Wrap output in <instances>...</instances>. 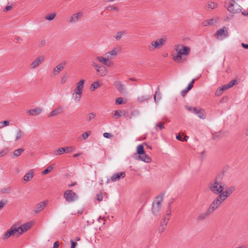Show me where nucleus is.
I'll use <instances>...</instances> for the list:
<instances>
[{"label": "nucleus", "mask_w": 248, "mask_h": 248, "mask_svg": "<svg viewBox=\"0 0 248 248\" xmlns=\"http://www.w3.org/2000/svg\"><path fill=\"white\" fill-rule=\"evenodd\" d=\"M173 60L177 63L184 62L186 59L190 51V48L183 44L175 45L174 48Z\"/></svg>", "instance_id": "nucleus-1"}, {"label": "nucleus", "mask_w": 248, "mask_h": 248, "mask_svg": "<svg viewBox=\"0 0 248 248\" xmlns=\"http://www.w3.org/2000/svg\"><path fill=\"white\" fill-rule=\"evenodd\" d=\"M121 51V48L119 46L114 47L111 50L107 52L104 56H98L96 57V60L99 62L104 64L108 66H112L114 64L110 60L115 58Z\"/></svg>", "instance_id": "nucleus-2"}, {"label": "nucleus", "mask_w": 248, "mask_h": 248, "mask_svg": "<svg viewBox=\"0 0 248 248\" xmlns=\"http://www.w3.org/2000/svg\"><path fill=\"white\" fill-rule=\"evenodd\" d=\"M222 177L218 175L210 182L208 185V189L213 194L217 196L222 193L225 189V185L222 181Z\"/></svg>", "instance_id": "nucleus-3"}, {"label": "nucleus", "mask_w": 248, "mask_h": 248, "mask_svg": "<svg viewBox=\"0 0 248 248\" xmlns=\"http://www.w3.org/2000/svg\"><path fill=\"white\" fill-rule=\"evenodd\" d=\"M235 190L234 186H231L226 188L225 191H223L222 193L218 195L213 201L219 207L220 206L222 203L229 197Z\"/></svg>", "instance_id": "nucleus-4"}, {"label": "nucleus", "mask_w": 248, "mask_h": 248, "mask_svg": "<svg viewBox=\"0 0 248 248\" xmlns=\"http://www.w3.org/2000/svg\"><path fill=\"white\" fill-rule=\"evenodd\" d=\"M219 207L217 203H216L215 201H213L205 212L200 213L197 216V220L199 221H202L205 220L211 214H212Z\"/></svg>", "instance_id": "nucleus-5"}, {"label": "nucleus", "mask_w": 248, "mask_h": 248, "mask_svg": "<svg viewBox=\"0 0 248 248\" xmlns=\"http://www.w3.org/2000/svg\"><path fill=\"white\" fill-rule=\"evenodd\" d=\"M91 65L95 70L96 74L98 76L103 77L108 74V70L105 66L98 64L94 60L92 61Z\"/></svg>", "instance_id": "nucleus-6"}, {"label": "nucleus", "mask_w": 248, "mask_h": 248, "mask_svg": "<svg viewBox=\"0 0 248 248\" xmlns=\"http://www.w3.org/2000/svg\"><path fill=\"white\" fill-rule=\"evenodd\" d=\"M225 5L228 11L232 14L238 13L241 11V7L234 0H226Z\"/></svg>", "instance_id": "nucleus-7"}, {"label": "nucleus", "mask_w": 248, "mask_h": 248, "mask_svg": "<svg viewBox=\"0 0 248 248\" xmlns=\"http://www.w3.org/2000/svg\"><path fill=\"white\" fill-rule=\"evenodd\" d=\"M163 201V196H157L154 200L152 204V211L155 216H157L159 214L162 207Z\"/></svg>", "instance_id": "nucleus-8"}, {"label": "nucleus", "mask_w": 248, "mask_h": 248, "mask_svg": "<svg viewBox=\"0 0 248 248\" xmlns=\"http://www.w3.org/2000/svg\"><path fill=\"white\" fill-rule=\"evenodd\" d=\"M167 42V39L165 37L158 38L155 40L151 42L150 45L148 46V49L150 50H153L155 49H159L161 48Z\"/></svg>", "instance_id": "nucleus-9"}, {"label": "nucleus", "mask_w": 248, "mask_h": 248, "mask_svg": "<svg viewBox=\"0 0 248 248\" xmlns=\"http://www.w3.org/2000/svg\"><path fill=\"white\" fill-rule=\"evenodd\" d=\"M64 198L68 202H72L78 199L77 194L72 190H66L63 194Z\"/></svg>", "instance_id": "nucleus-10"}, {"label": "nucleus", "mask_w": 248, "mask_h": 248, "mask_svg": "<svg viewBox=\"0 0 248 248\" xmlns=\"http://www.w3.org/2000/svg\"><path fill=\"white\" fill-rule=\"evenodd\" d=\"M32 223L31 222H27L23 225L19 226L18 224H14L16 227V229L18 235H21L24 232L29 230L32 226Z\"/></svg>", "instance_id": "nucleus-11"}, {"label": "nucleus", "mask_w": 248, "mask_h": 248, "mask_svg": "<svg viewBox=\"0 0 248 248\" xmlns=\"http://www.w3.org/2000/svg\"><path fill=\"white\" fill-rule=\"evenodd\" d=\"M45 57L43 55H39L30 64V68L32 70L38 67L45 61Z\"/></svg>", "instance_id": "nucleus-12"}, {"label": "nucleus", "mask_w": 248, "mask_h": 248, "mask_svg": "<svg viewBox=\"0 0 248 248\" xmlns=\"http://www.w3.org/2000/svg\"><path fill=\"white\" fill-rule=\"evenodd\" d=\"M228 29L226 27L217 30L215 34L216 37L218 40H222L228 36Z\"/></svg>", "instance_id": "nucleus-13"}, {"label": "nucleus", "mask_w": 248, "mask_h": 248, "mask_svg": "<svg viewBox=\"0 0 248 248\" xmlns=\"http://www.w3.org/2000/svg\"><path fill=\"white\" fill-rule=\"evenodd\" d=\"M125 176V173L124 171L119 172L113 174L109 179H108L107 183L109 182H117L119 181L121 179L124 178Z\"/></svg>", "instance_id": "nucleus-14"}, {"label": "nucleus", "mask_w": 248, "mask_h": 248, "mask_svg": "<svg viewBox=\"0 0 248 248\" xmlns=\"http://www.w3.org/2000/svg\"><path fill=\"white\" fill-rule=\"evenodd\" d=\"M83 16V13L79 12L73 14L69 19V23H75L79 21Z\"/></svg>", "instance_id": "nucleus-15"}, {"label": "nucleus", "mask_w": 248, "mask_h": 248, "mask_svg": "<svg viewBox=\"0 0 248 248\" xmlns=\"http://www.w3.org/2000/svg\"><path fill=\"white\" fill-rule=\"evenodd\" d=\"M16 226L13 225L10 229L5 232L2 236L3 240H6L8 239L11 236L14 235L16 232L17 230L16 229Z\"/></svg>", "instance_id": "nucleus-16"}, {"label": "nucleus", "mask_w": 248, "mask_h": 248, "mask_svg": "<svg viewBox=\"0 0 248 248\" xmlns=\"http://www.w3.org/2000/svg\"><path fill=\"white\" fill-rule=\"evenodd\" d=\"M65 62H63L59 63L53 69L52 73L53 76H56L63 69Z\"/></svg>", "instance_id": "nucleus-17"}, {"label": "nucleus", "mask_w": 248, "mask_h": 248, "mask_svg": "<svg viewBox=\"0 0 248 248\" xmlns=\"http://www.w3.org/2000/svg\"><path fill=\"white\" fill-rule=\"evenodd\" d=\"M47 201H44L42 202H40L38 204L36 205V206L34 207L33 209V212L35 214H37L42 211L46 206V205L47 204Z\"/></svg>", "instance_id": "nucleus-18"}, {"label": "nucleus", "mask_w": 248, "mask_h": 248, "mask_svg": "<svg viewBox=\"0 0 248 248\" xmlns=\"http://www.w3.org/2000/svg\"><path fill=\"white\" fill-rule=\"evenodd\" d=\"M63 108L62 106H59L52 110L48 115L47 117H53L57 116L63 111Z\"/></svg>", "instance_id": "nucleus-19"}, {"label": "nucleus", "mask_w": 248, "mask_h": 248, "mask_svg": "<svg viewBox=\"0 0 248 248\" xmlns=\"http://www.w3.org/2000/svg\"><path fill=\"white\" fill-rule=\"evenodd\" d=\"M43 111V109L40 107H36L27 110V113L30 116H36L39 115Z\"/></svg>", "instance_id": "nucleus-20"}, {"label": "nucleus", "mask_w": 248, "mask_h": 248, "mask_svg": "<svg viewBox=\"0 0 248 248\" xmlns=\"http://www.w3.org/2000/svg\"><path fill=\"white\" fill-rule=\"evenodd\" d=\"M193 112L196 114L198 117L200 119H205L206 118V113L202 109L197 110L196 108H194L193 109Z\"/></svg>", "instance_id": "nucleus-21"}, {"label": "nucleus", "mask_w": 248, "mask_h": 248, "mask_svg": "<svg viewBox=\"0 0 248 248\" xmlns=\"http://www.w3.org/2000/svg\"><path fill=\"white\" fill-rule=\"evenodd\" d=\"M171 203H170L168 207V209L166 211V215L164 219H163V223H164L165 226H167L169 220L170 218V216L171 215Z\"/></svg>", "instance_id": "nucleus-22"}, {"label": "nucleus", "mask_w": 248, "mask_h": 248, "mask_svg": "<svg viewBox=\"0 0 248 248\" xmlns=\"http://www.w3.org/2000/svg\"><path fill=\"white\" fill-rule=\"evenodd\" d=\"M85 82L84 79H80L76 83V88L74 90L82 93Z\"/></svg>", "instance_id": "nucleus-23"}, {"label": "nucleus", "mask_w": 248, "mask_h": 248, "mask_svg": "<svg viewBox=\"0 0 248 248\" xmlns=\"http://www.w3.org/2000/svg\"><path fill=\"white\" fill-rule=\"evenodd\" d=\"M82 94V93L74 90L72 95V98L76 102H78L80 100Z\"/></svg>", "instance_id": "nucleus-24"}, {"label": "nucleus", "mask_w": 248, "mask_h": 248, "mask_svg": "<svg viewBox=\"0 0 248 248\" xmlns=\"http://www.w3.org/2000/svg\"><path fill=\"white\" fill-rule=\"evenodd\" d=\"M34 171L31 170L24 176L23 179L26 182H29L32 179Z\"/></svg>", "instance_id": "nucleus-25"}, {"label": "nucleus", "mask_w": 248, "mask_h": 248, "mask_svg": "<svg viewBox=\"0 0 248 248\" xmlns=\"http://www.w3.org/2000/svg\"><path fill=\"white\" fill-rule=\"evenodd\" d=\"M139 158L141 161L146 163H150L152 161L151 158L145 153L140 155Z\"/></svg>", "instance_id": "nucleus-26"}, {"label": "nucleus", "mask_w": 248, "mask_h": 248, "mask_svg": "<svg viewBox=\"0 0 248 248\" xmlns=\"http://www.w3.org/2000/svg\"><path fill=\"white\" fill-rule=\"evenodd\" d=\"M106 10L109 12H115L116 13H118L120 11L119 7L115 5H109L108 6L106 7Z\"/></svg>", "instance_id": "nucleus-27"}, {"label": "nucleus", "mask_w": 248, "mask_h": 248, "mask_svg": "<svg viewBox=\"0 0 248 248\" xmlns=\"http://www.w3.org/2000/svg\"><path fill=\"white\" fill-rule=\"evenodd\" d=\"M114 85L117 89L121 93H123L124 91V87L120 81H115L114 82Z\"/></svg>", "instance_id": "nucleus-28"}, {"label": "nucleus", "mask_w": 248, "mask_h": 248, "mask_svg": "<svg viewBox=\"0 0 248 248\" xmlns=\"http://www.w3.org/2000/svg\"><path fill=\"white\" fill-rule=\"evenodd\" d=\"M101 86V84L99 81H95L91 85L90 89L91 91L93 92L96 89L99 88Z\"/></svg>", "instance_id": "nucleus-29"}, {"label": "nucleus", "mask_w": 248, "mask_h": 248, "mask_svg": "<svg viewBox=\"0 0 248 248\" xmlns=\"http://www.w3.org/2000/svg\"><path fill=\"white\" fill-rule=\"evenodd\" d=\"M218 6L217 3L213 1H209L208 2L207 4V8L209 10H213L216 8Z\"/></svg>", "instance_id": "nucleus-30"}, {"label": "nucleus", "mask_w": 248, "mask_h": 248, "mask_svg": "<svg viewBox=\"0 0 248 248\" xmlns=\"http://www.w3.org/2000/svg\"><path fill=\"white\" fill-rule=\"evenodd\" d=\"M24 136V133L20 130L18 129L16 133V141H18L22 139Z\"/></svg>", "instance_id": "nucleus-31"}, {"label": "nucleus", "mask_w": 248, "mask_h": 248, "mask_svg": "<svg viewBox=\"0 0 248 248\" xmlns=\"http://www.w3.org/2000/svg\"><path fill=\"white\" fill-rule=\"evenodd\" d=\"M214 21V19H207L203 21L202 24L204 27L213 25L215 22Z\"/></svg>", "instance_id": "nucleus-32"}, {"label": "nucleus", "mask_w": 248, "mask_h": 248, "mask_svg": "<svg viewBox=\"0 0 248 248\" xmlns=\"http://www.w3.org/2000/svg\"><path fill=\"white\" fill-rule=\"evenodd\" d=\"M137 153L139 155L142 154H144L145 153L142 145L140 144L137 146Z\"/></svg>", "instance_id": "nucleus-33"}, {"label": "nucleus", "mask_w": 248, "mask_h": 248, "mask_svg": "<svg viewBox=\"0 0 248 248\" xmlns=\"http://www.w3.org/2000/svg\"><path fill=\"white\" fill-rule=\"evenodd\" d=\"M151 98V97L150 96H141L138 98L137 100L139 102L142 103L147 101V100Z\"/></svg>", "instance_id": "nucleus-34"}, {"label": "nucleus", "mask_w": 248, "mask_h": 248, "mask_svg": "<svg viewBox=\"0 0 248 248\" xmlns=\"http://www.w3.org/2000/svg\"><path fill=\"white\" fill-rule=\"evenodd\" d=\"M56 15L55 13H52L50 14H47L45 16V19L48 21L53 20L55 17H56Z\"/></svg>", "instance_id": "nucleus-35"}, {"label": "nucleus", "mask_w": 248, "mask_h": 248, "mask_svg": "<svg viewBox=\"0 0 248 248\" xmlns=\"http://www.w3.org/2000/svg\"><path fill=\"white\" fill-rule=\"evenodd\" d=\"M126 102V100L122 97H118L115 100V103L116 105H121L122 104H124Z\"/></svg>", "instance_id": "nucleus-36"}, {"label": "nucleus", "mask_w": 248, "mask_h": 248, "mask_svg": "<svg viewBox=\"0 0 248 248\" xmlns=\"http://www.w3.org/2000/svg\"><path fill=\"white\" fill-rule=\"evenodd\" d=\"M164 123L163 122L159 123L156 124L155 126V129L156 131H158V129L160 130H162L164 128Z\"/></svg>", "instance_id": "nucleus-37"}, {"label": "nucleus", "mask_w": 248, "mask_h": 248, "mask_svg": "<svg viewBox=\"0 0 248 248\" xmlns=\"http://www.w3.org/2000/svg\"><path fill=\"white\" fill-rule=\"evenodd\" d=\"M64 150L63 147L59 148L54 151V155H62L64 153Z\"/></svg>", "instance_id": "nucleus-38"}, {"label": "nucleus", "mask_w": 248, "mask_h": 248, "mask_svg": "<svg viewBox=\"0 0 248 248\" xmlns=\"http://www.w3.org/2000/svg\"><path fill=\"white\" fill-rule=\"evenodd\" d=\"M24 151V149L23 148H19L17 150H16L14 153L13 154L15 156H19Z\"/></svg>", "instance_id": "nucleus-39"}, {"label": "nucleus", "mask_w": 248, "mask_h": 248, "mask_svg": "<svg viewBox=\"0 0 248 248\" xmlns=\"http://www.w3.org/2000/svg\"><path fill=\"white\" fill-rule=\"evenodd\" d=\"M95 113L94 112H91L89 113L87 116V121L88 122H90L95 118Z\"/></svg>", "instance_id": "nucleus-40"}, {"label": "nucleus", "mask_w": 248, "mask_h": 248, "mask_svg": "<svg viewBox=\"0 0 248 248\" xmlns=\"http://www.w3.org/2000/svg\"><path fill=\"white\" fill-rule=\"evenodd\" d=\"M125 34L124 31L118 32L115 36V38L117 40H119L121 39L122 37Z\"/></svg>", "instance_id": "nucleus-41"}, {"label": "nucleus", "mask_w": 248, "mask_h": 248, "mask_svg": "<svg viewBox=\"0 0 248 248\" xmlns=\"http://www.w3.org/2000/svg\"><path fill=\"white\" fill-rule=\"evenodd\" d=\"M53 169V167L52 166H49L46 169H45L42 172V174L43 175H46L50 172Z\"/></svg>", "instance_id": "nucleus-42"}, {"label": "nucleus", "mask_w": 248, "mask_h": 248, "mask_svg": "<svg viewBox=\"0 0 248 248\" xmlns=\"http://www.w3.org/2000/svg\"><path fill=\"white\" fill-rule=\"evenodd\" d=\"M9 152V149L7 148H5L0 151V157H2L6 155Z\"/></svg>", "instance_id": "nucleus-43"}, {"label": "nucleus", "mask_w": 248, "mask_h": 248, "mask_svg": "<svg viewBox=\"0 0 248 248\" xmlns=\"http://www.w3.org/2000/svg\"><path fill=\"white\" fill-rule=\"evenodd\" d=\"M9 125V121H4L0 122V129Z\"/></svg>", "instance_id": "nucleus-44"}, {"label": "nucleus", "mask_w": 248, "mask_h": 248, "mask_svg": "<svg viewBox=\"0 0 248 248\" xmlns=\"http://www.w3.org/2000/svg\"><path fill=\"white\" fill-rule=\"evenodd\" d=\"M91 134V131H88L83 133L82 134V137L84 140H86L88 138L89 136Z\"/></svg>", "instance_id": "nucleus-45"}, {"label": "nucleus", "mask_w": 248, "mask_h": 248, "mask_svg": "<svg viewBox=\"0 0 248 248\" xmlns=\"http://www.w3.org/2000/svg\"><path fill=\"white\" fill-rule=\"evenodd\" d=\"M237 81L235 79H233L230 81L228 83H227V85L229 87V88L232 87L233 85L237 84Z\"/></svg>", "instance_id": "nucleus-46"}, {"label": "nucleus", "mask_w": 248, "mask_h": 248, "mask_svg": "<svg viewBox=\"0 0 248 248\" xmlns=\"http://www.w3.org/2000/svg\"><path fill=\"white\" fill-rule=\"evenodd\" d=\"M64 149V153H68L72 152L73 147L71 146H66L63 147Z\"/></svg>", "instance_id": "nucleus-47"}, {"label": "nucleus", "mask_w": 248, "mask_h": 248, "mask_svg": "<svg viewBox=\"0 0 248 248\" xmlns=\"http://www.w3.org/2000/svg\"><path fill=\"white\" fill-rule=\"evenodd\" d=\"M223 92V91L222 89L221 88V87H220L217 90L215 93V94L216 96H218L221 95L222 94Z\"/></svg>", "instance_id": "nucleus-48"}, {"label": "nucleus", "mask_w": 248, "mask_h": 248, "mask_svg": "<svg viewBox=\"0 0 248 248\" xmlns=\"http://www.w3.org/2000/svg\"><path fill=\"white\" fill-rule=\"evenodd\" d=\"M68 77L66 75L63 76L61 79V83L64 84L66 83Z\"/></svg>", "instance_id": "nucleus-49"}, {"label": "nucleus", "mask_w": 248, "mask_h": 248, "mask_svg": "<svg viewBox=\"0 0 248 248\" xmlns=\"http://www.w3.org/2000/svg\"><path fill=\"white\" fill-rule=\"evenodd\" d=\"M166 226H165L164 223H163V221L162 222V225L159 227L158 229V231L159 233H162L164 230L165 229Z\"/></svg>", "instance_id": "nucleus-50"}, {"label": "nucleus", "mask_w": 248, "mask_h": 248, "mask_svg": "<svg viewBox=\"0 0 248 248\" xmlns=\"http://www.w3.org/2000/svg\"><path fill=\"white\" fill-rule=\"evenodd\" d=\"M96 200L99 202H101L103 200V195L102 193L96 195Z\"/></svg>", "instance_id": "nucleus-51"}, {"label": "nucleus", "mask_w": 248, "mask_h": 248, "mask_svg": "<svg viewBox=\"0 0 248 248\" xmlns=\"http://www.w3.org/2000/svg\"><path fill=\"white\" fill-rule=\"evenodd\" d=\"M120 113L119 111L116 110L114 111V116H115L116 119H118L121 117Z\"/></svg>", "instance_id": "nucleus-52"}, {"label": "nucleus", "mask_w": 248, "mask_h": 248, "mask_svg": "<svg viewBox=\"0 0 248 248\" xmlns=\"http://www.w3.org/2000/svg\"><path fill=\"white\" fill-rule=\"evenodd\" d=\"M46 44V41L45 40H41L39 43V46L40 47H43Z\"/></svg>", "instance_id": "nucleus-53"}, {"label": "nucleus", "mask_w": 248, "mask_h": 248, "mask_svg": "<svg viewBox=\"0 0 248 248\" xmlns=\"http://www.w3.org/2000/svg\"><path fill=\"white\" fill-rule=\"evenodd\" d=\"M103 136L106 138H110L112 137L111 135L108 133H104Z\"/></svg>", "instance_id": "nucleus-54"}, {"label": "nucleus", "mask_w": 248, "mask_h": 248, "mask_svg": "<svg viewBox=\"0 0 248 248\" xmlns=\"http://www.w3.org/2000/svg\"><path fill=\"white\" fill-rule=\"evenodd\" d=\"M59 245H60L59 242L56 241L54 243L53 248H58Z\"/></svg>", "instance_id": "nucleus-55"}, {"label": "nucleus", "mask_w": 248, "mask_h": 248, "mask_svg": "<svg viewBox=\"0 0 248 248\" xmlns=\"http://www.w3.org/2000/svg\"><path fill=\"white\" fill-rule=\"evenodd\" d=\"M71 248H75V247L77 245V243L73 240H71Z\"/></svg>", "instance_id": "nucleus-56"}, {"label": "nucleus", "mask_w": 248, "mask_h": 248, "mask_svg": "<svg viewBox=\"0 0 248 248\" xmlns=\"http://www.w3.org/2000/svg\"><path fill=\"white\" fill-rule=\"evenodd\" d=\"M188 91H187L186 89H185V90H183L182 92H181V94L183 96H185L186 94L188 92Z\"/></svg>", "instance_id": "nucleus-57"}, {"label": "nucleus", "mask_w": 248, "mask_h": 248, "mask_svg": "<svg viewBox=\"0 0 248 248\" xmlns=\"http://www.w3.org/2000/svg\"><path fill=\"white\" fill-rule=\"evenodd\" d=\"M160 96V93H157V92H156L155 93V94L154 95V100H155V103H157V101H156V97L157 96Z\"/></svg>", "instance_id": "nucleus-58"}, {"label": "nucleus", "mask_w": 248, "mask_h": 248, "mask_svg": "<svg viewBox=\"0 0 248 248\" xmlns=\"http://www.w3.org/2000/svg\"><path fill=\"white\" fill-rule=\"evenodd\" d=\"M5 202L3 201H0V210L4 206Z\"/></svg>", "instance_id": "nucleus-59"}, {"label": "nucleus", "mask_w": 248, "mask_h": 248, "mask_svg": "<svg viewBox=\"0 0 248 248\" xmlns=\"http://www.w3.org/2000/svg\"><path fill=\"white\" fill-rule=\"evenodd\" d=\"M221 88L222 89L223 91H225V90H226L228 89H229V87H228V86L227 85V84L222 86V87H221Z\"/></svg>", "instance_id": "nucleus-60"}, {"label": "nucleus", "mask_w": 248, "mask_h": 248, "mask_svg": "<svg viewBox=\"0 0 248 248\" xmlns=\"http://www.w3.org/2000/svg\"><path fill=\"white\" fill-rule=\"evenodd\" d=\"M12 6H7L4 10V12H6L7 11H8L9 10H11L12 9Z\"/></svg>", "instance_id": "nucleus-61"}, {"label": "nucleus", "mask_w": 248, "mask_h": 248, "mask_svg": "<svg viewBox=\"0 0 248 248\" xmlns=\"http://www.w3.org/2000/svg\"><path fill=\"white\" fill-rule=\"evenodd\" d=\"M241 45L245 49H248V44H246L242 43Z\"/></svg>", "instance_id": "nucleus-62"}, {"label": "nucleus", "mask_w": 248, "mask_h": 248, "mask_svg": "<svg viewBox=\"0 0 248 248\" xmlns=\"http://www.w3.org/2000/svg\"><path fill=\"white\" fill-rule=\"evenodd\" d=\"M176 138L178 140L183 141V139H182V137H181L180 135H177Z\"/></svg>", "instance_id": "nucleus-63"}, {"label": "nucleus", "mask_w": 248, "mask_h": 248, "mask_svg": "<svg viewBox=\"0 0 248 248\" xmlns=\"http://www.w3.org/2000/svg\"><path fill=\"white\" fill-rule=\"evenodd\" d=\"M193 87V85H191L190 84H188L187 88H186L187 91L190 90Z\"/></svg>", "instance_id": "nucleus-64"}]
</instances>
